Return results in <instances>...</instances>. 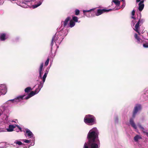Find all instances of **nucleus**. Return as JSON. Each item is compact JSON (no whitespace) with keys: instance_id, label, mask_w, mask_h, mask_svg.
Here are the masks:
<instances>
[{"instance_id":"obj_1","label":"nucleus","mask_w":148,"mask_h":148,"mask_svg":"<svg viewBox=\"0 0 148 148\" xmlns=\"http://www.w3.org/2000/svg\"><path fill=\"white\" fill-rule=\"evenodd\" d=\"M67 34V31L64 28L62 29L60 31L56 32L55 35L53 37L51 44V50L52 49V47L54 43L55 45L57 46V48L58 47L57 46L58 44H60L64 37Z\"/></svg>"},{"instance_id":"obj_2","label":"nucleus","mask_w":148,"mask_h":148,"mask_svg":"<svg viewBox=\"0 0 148 148\" xmlns=\"http://www.w3.org/2000/svg\"><path fill=\"white\" fill-rule=\"evenodd\" d=\"M132 18L134 19L132 22V26H134L135 23H136L135 26V29L134 28V29L135 31L139 34L138 29L139 26L143 24L144 21V20L143 19H141V14L140 13L139 14V16L137 18H135L133 16H132Z\"/></svg>"},{"instance_id":"obj_3","label":"nucleus","mask_w":148,"mask_h":148,"mask_svg":"<svg viewBox=\"0 0 148 148\" xmlns=\"http://www.w3.org/2000/svg\"><path fill=\"white\" fill-rule=\"evenodd\" d=\"M22 7L27 8L31 7V0H12Z\"/></svg>"},{"instance_id":"obj_4","label":"nucleus","mask_w":148,"mask_h":148,"mask_svg":"<svg viewBox=\"0 0 148 148\" xmlns=\"http://www.w3.org/2000/svg\"><path fill=\"white\" fill-rule=\"evenodd\" d=\"M99 132L96 127L90 130L87 135V139H98Z\"/></svg>"},{"instance_id":"obj_5","label":"nucleus","mask_w":148,"mask_h":148,"mask_svg":"<svg viewBox=\"0 0 148 148\" xmlns=\"http://www.w3.org/2000/svg\"><path fill=\"white\" fill-rule=\"evenodd\" d=\"M84 122L89 125H92L96 123V119L93 115H86L84 119Z\"/></svg>"},{"instance_id":"obj_6","label":"nucleus","mask_w":148,"mask_h":148,"mask_svg":"<svg viewBox=\"0 0 148 148\" xmlns=\"http://www.w3.org/2000/svg\"><path fill=\"white\" fill-rule=\"evenodd\" d=\"M95 140L88 139V142L85 143L83 148H99Z\"/></svg>"},{"instance_id":"obj_7","label":"nucleus","mask_w":148,"mask_h":148,"mask_svg":"<svg viewBox=\"0 0 148 148\" xmlns=\"http://www.w3.org/2000/svg\"><path fill=\"white\" fill-rule=\"evenodd\" d=\"M43 66V63H42L41 64L39 69V75L38 77L39 78H40L41 79H42V81H40V84L38 85V88L36 89L37 90H38L39 92L40 90L41 89L44 83L45 82L46 79H45V80H44L43 78H42V68Z\"/></svg>"},{"instance_id":"obj_8","label":"nucleus","mask_w":148,"mask_h":148,"mask_svg":"<svg viewBox=\"0 0 148 148\" xmlns=\"http://www.w3.org/2000/svg\"><path fill=\"white\" fill-rule=\"evenodd\" d=\"M25 96V95L19 96L13 99L8 100L7 102V103H9L10 102H11L13 103H17L23 99V97Z\"/></svg>"},{"instance_id":"obj_9","label":"nucleus","mask_w":148,"mask_h":148,"mask_svg":"<svg viewBox=\"0 0 148 148\" xmlns=\"http://www.w3.org/2000/svg\"><path fill=\"white\" fill-rule=\"evenodd\" d=\"M141 110V106L140 104H136L134 107L132 117L134 118L138 111Z\"/></svg>"},{"instance_id":"obj_10","label":"nucleus","mask_w":148,"mask_h":148,"mask_svg":"<svg viewBox=\"0 0 148 148\" xmlns=\"http://www.w3.org/2000/svg\"><path fill=\"white\" fill-rule=\"evenodd\" d=\"M25 135L26 136L28 137L29 138L34 139L35 138L34 135L32 132L28 129L25 130Z\"/></svg>"},{"instance_id":"obj_11","label":"nucleus","mask_w":148,"mask_h":148,"mask_svg":"<svg viewBox=\"0 0 148 148\" xmlns=\"http://www.w3.org/2000/svg\"><path fill=\"white\" fill-rule=\"evenodd\" d=\"M38 90H36L34 91H32L30 92L29 94L27 96L23 97V99H27L34 96V95L37 94L38 92Z\"/></svg>"},{"instance_id":"obj_12","label":"nucleus","mask_w":148,"mask_h":148,"mask_svg":"<svg viewBox=\"0 0 148 148\" xmlns=\"http://www.w3.org/2000/svg\"><path fill=\"white\" fill-rule=\"evenodd\" d=\"M9 36L8 34L4 33L0 34V40L1 41H4L7 39Z\"/></svg>"},{"instance_id":"obj_13","label":"nucleus","mask_w":148,"mask_h":148,"mask_svg":"<svg viewBox=\"0 0 148 148\" xmlns=\"http://www.w3.org/2000/svg\"><path fill=\"white\" fill-rule=\"evenodd\" d=\"M94 9H92L89 10H83V12L84 15L88 17H90L92 14L90 12L92 11Z\"/></svg>"},{"instance_id":"obj_14","label":"nucleus","mask_w":148,"mask_h":148,"mask_svg":"<svg viewBox=\"0 0 148 148\" xmlns=\"http://www.w3.org/2000/svg\"><path fill=\"white\" fill-rule=\"evenodd\" d=\"M130 123L131 126L135 130L137 129V126L134 123L133 119L131 118L130 120Z\"/></svg>"},{"instance_id":"obj_15","label":"nucleus","mask_w":148,"mask_h":148,"mask_svg":"<svg viewBox=\"0 0 148 148\" xmlns=\"http://www.w3.org/2000/svg\"><path fill=\"white\" fill-rule=\"evenodd\" d=\"M71 18L70 17H68L65 20L63 21V26L65 27L66 26L67 27V25H68V22L70 20Z\"/></svg>"},{"instance_id":"obj_16","label":"nucleus","mask_w":148,"mask_h":148,"mask_svg":"<svg viewBox=\"0 0 148 148\" xmlns=\"http://www.w3.org/2000/svg\"><path fill=\"white\" fill-rule=\"evenodd\" d=\"M16 127V126L14 125H10L9 126V127L7 129V130L8 132H10L12 131L13 129Z\"/></svg>"},{"instance_id":"obj_17","label":"nucleus","mask_w":148,"mask_h":148,"mask_svg":"<svg viewBox=\"0 0 148 148\" xmlns=\"http://www.w3.org/2000/svg\"><path fill=\"white\" fill-rule=\"evenodd\" d=\"M103 9H98L97 11L95 13L96 15L97 16H98L104 13L103 11Z\"/></svg>"},{"instance_id":"obj_18","label":"nucleus","mask_w":148,"mask_h":148,"mask_svg":"<svg viewBox=\"0 0 148 148\" xmlns=\"http://www.w3.org/2000/svg\"><path fill=\"white\" fill-rule=\"evenodd\" d=\"M138 126L139 128L140 129V130L143 131L144 133L146 132L147 131V130H145L144 127H143L139 123L138 124Z\"/></svg>"},{"instance_id":"obj_19","label":"nucleus","mask_w":148,"mask_h":148,"mask_svg":"<svg viewBox=\"0 0 148 148\" xmlns=\"http://www.w3.org/2000/svg\"><path fill=\"white\" fill-rule=\"evenodd\" d=\"M75 22L73 21L72 20H71L70 21L69 24L68 25H67V27H72L75 26Z\"/></svg>"},{"instance_id":"obj_20","label":"nucleus","mask_w":148,"mask_h":148,"mask_svg":"<svg viewBox=\"0 0 148 148\" xmlns=\"http://www.w3.org/2000/svg\"><path fill=\"white\" fill-rule=\"evenodd\" d=\"M135 38L136 39H137V42L138 43H140L142 42V40L140 39L139 36H138V35L136 34H135L134 35Z\"/></svg>"},{"instance_id":"obj_21","label":"nucleus","mask_w":148,"mask_h":148,"mask_svg":"<svg viewBox=\"0 0 148 148\" xmlns=\"http://www.w3.org/2000/svg\"><path fill=\"white\" fill-rule=\"evenodd\" d=\"M138 5V9L141 12L143 10L144 8V4H141L139 3Z\"/></svg>"},{"instance_id":"obj_22","label":"nucleus","mask_w":148,"mask_h":148,"mask_svg":"<svg viewBox=\"0 0 148 148\" xmlns=\"http://www.w3.org/2000/svg\"><path fill=\"white\" fill-rule=\"evenodd\" d=\"M42 1H40L37 4H35L34 5H33V8H35L38 7L40 5H41L42 3Z\"/></svg>"},{"instance_id":"obj_23","label":"nucleus","mask_w":148,"mask_h":148,"mask_svg":"<svg viewBox=\"0 0 148 148\" xmlns=\"http://www.w3.org/2000/svg\"><path fill=\"white\" fill-rule=\"evenodd\" d=\"M112 2L114 3L116 6H119L120 5V1L118 0H113Z\"/></svg>"},{"instance_id":"obj_24","label":"nucleus","mask_w":148,"mask_h":148,"mask_svg":"<svg viewBox=\"0 0 148 148\" xmlns=\"http://www.w3.org/2000/svg\"><path fill=\"white\" fill-rule=\"evenodd\" d=\"M49 69H47L45 71V72L44 75L42 77V78H43L44 80H45V79H46V77H47V75L48 73L49 72Z\"/></svg>"},{"instance_id":"obj_25","label":"nucleus","mask_w":148,"mask_h":148,"mask_svg":"<svg viewBox=\"0 0 148 148\" xmlns=\"http://www.w3.org/2000/svg\"><path fill=\"white\" fill-rule=\"evenodd\" d=\"M31 90V88L30 87H28L26 88L25 90V91L26 92H28Z\"/></svg>"},{"instance_id":"obj_26","label":"nucleus","mask_w":148,"mask_h":148,"mask_svg":"<svg viewBox=\"0 0 148 148\" xmlns=\"http://www.w3.org/2000/svg\"><path fill=\"white\" fill-rule=\"evenodd\" d=\"M72 19L75 22H77L78 21V18L77 16H73L72 17Z\"/></svg>"},{"instance_id":"obj_27","label":"nucleus","mask_w":148,"mask_h":148,"mask_svg":"<svg viewBox=\"0 0 148 148\" xmlns=\"http://www.w3.org/2000/svg\"><path fill=\"white\" fill-rule=\"evenodd\" d=\"M49 58H48L47 59V60L46 61V62H45V66H47L49 63Z\"/></svg>"},{"instance_id":"obj_28","label":"nucleus","mask_w":148,"mask_h":148,"mask_svg":"<svg viewBox=\"0 0 148 148\" xmlns=\"http://www.w3.org/2000/svg\"><path fill=\"white\" fill-rule=\"evenodd\" d=\"M143 46L145 48H148V43H144L143 45Z\"/></svg>"},{"instance_id":"obj_29","label":"nucleus","mask_w":148,"mask_h":148,"mask_svg":"<svg viewBox=\"0 0 148 148\" xmlns=\"http://www.w3.org/2000/svg\"><path fill=\"white\" fill-rule=\"evenodd\" d=\"M79 13V11L78 9H76L75 10V14L76 15H78Z\"/></svg>"},{"instance_id":"obj_30","label":"nucleus","mask_w":148,"mask_h":148,"mask_svg":"<svg viewBox=\"0 0 148 148\" xmlns=\"http://www.w3.org/2000/svg\"><path fill=\"white\" fill-rule=\"evenodd\" d=\"M103 11L104 12H108L109 11H111L112 10L111 9H103Z\"/></svg>"},{"instance_id":"obj_31","label":"nucleus","mask_w":148,"mask_h":148,"mask_svg":"<svg viewBox=\"0 0 148 148\" xmlns=\"http://www.w3.org/2000/svg\"><path fill=\"white\" fill-rule=\"evenodd\" d=\"M134 139H141V138L139 135H137L134 137Z\"/></svg>"},{"instance_id":"obj_32","label":"nucleus","mask_w":148,"mask_h":148,"mask_svg":"<svg viewBox=\"0 0 148 148\" xmlns=\"http://www.w3.org/2000/svg\"><path fill=\"white\" fill-rule=\"evenodd\" d=\"M16 144L18 145H21L22 144V143L21 142L19 141H17L16 142Z\"/></svg>"},{"instance_id":"obj_33","label":"nucleus","mask_w":148,"mask_h":148,"mask_svg":"<svg viewBox=\"0 0 148 148\" xmlns=\"http://www.w3.org/2000/svg\"><path fill=\"white\" fill-rule=\"evenodd\" d=\"M30 141V140H29L27 139H25V140H24V142H25V143H29V142Z\"/></svg>"},{"instance_id":"obj_34","label":"nucleus","mask_w":148,"mask_h":148,"mask_svg":"<svg viewBox=\"0 0 148 148\" xmlns=\"http://www.w3.org/2000/svg\"><path fill=\"white\" fill-rule=\"evenodd\" d=\"M135 11L134 10H133L132 12V16H134L135 14Z\"/></svg>"},{"instance_id":"obj_35","label":"nucleus","mask_w":148,"mask_h":148,"mask_svg":"<svg viewBox=\"0 0 148 148\" xmlns=\"http://www.w3.org/2000/svg\"><path fill=\"white\" fill-rule=\"evenodd\" d=\"M144 0H143L140 1V2L139 3L141 4H144L143 3L144 2Z\"/></svg>"},{"instance_id":"obj_36","label":"nucleus","mask_w":148,"mask_h":148,"mask_svg":"<svg viewBox=\"0 0 148 148\" xmlns=\"http://www.w3.org/2000/svg\"><path fill=\"white\" fill-rule=\"evenodd\" d=\"M144 134H145L146 136L148 137V132H147L146 131Z\"/></svg>"},{"instance_id":"obj_37","label":"nucleus","mask_w":148,"mask_h":148,"mask_svg":"<svg viewBox=\"0 0 148 148\" xmlns=\"http://www.w3.org/2000/svg\"><path fill=\"white\" fill-rule=\"evenodd\" d=\"M141 0H136V2L138 3L139 2H140Z\"/></svg>"},{"instance_id":"obj_38","label":"nucleus","mask_w":148,"mask_h":148,"mask_svg":"<svg viewBox=\"0 0 148 148\" xmlns=\"http://www.w3.org/2000/svg\"><path fill=\"white\" fill-rule=\"evenodd\" d=\"M138 139H134V141L136 142H137L138 141Z\"/></svg>"},{"instance_id":"obj_39","label":"nucleus","mask_w":148,"mask_h":148,"mask_svg":"<svg viewBox=\"0 0 148 148\" xmlns=\"http://www.w3.org/2000/svg\"><path fill=\"white\" fill-rule=\"evenodd\" d=\"M17 127H18V128H19L20 130H21V128L20 127H19V126H17Z\"/></svg>"},{"instance_id":"obj_40","label":"nucleus","mask_w":148,"mask_h":148,"mask_svg":"<svg viewBox=\"0 0 148 148\" xmlns=\"http://www.w3.org/2000/svg\"><path fill=\"white\" fill-rule=\"evenodd\" d=\"M122 6H123V8L125 7V5H123Z\"/></svg>"}]
</instances>
